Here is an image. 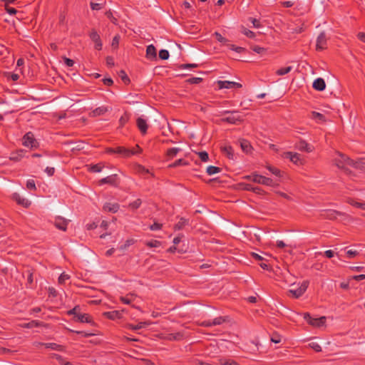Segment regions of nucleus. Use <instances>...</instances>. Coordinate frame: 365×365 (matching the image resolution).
I'll list each match as a JSON object with an SVG mask.
<instances>
[{"label": "nucleus", "instance_id": "f257e3e1", "mask_svg": "<svg viewBox=\"0 0 365 365\" xmlns=\"http://www.w3.org/2000/svg\"><path fill=\"white\" fill-rule=\"evenodd\" d=\"M332 160L334 164L341 170H346L349 166L353 168L358 167L356 162H354L339 152H336Z\"/></svg>", "mask_w": 365, "mask_h": 365}, {"label": "nucleus", "instance_id": "f03ea898", "mask_svg": "<svg viewBox=\"0 0 365 365\" xmlns=\"http://www.w3.org/2000/svg\"><path fill=\"white\" fill-rule=\"evenodd\" d=\"M253 182L269 187H277L279 185V183L273 179L259 175L257 173H255Z\"/></svg>", "mask_w": 365, "mask_h": 365}, {"label": "nucleus", "instance_id": "7ed1b4c3", "mask_svg": "<svg viewBox=\"0 0 365 365\" xmlns=\"http://www.w3.org/2000/svg\"><path fill=\"white\" fill-rule=\"evenodd\" d=\"M304 319L312 326L320 327L325 324L326 317L312 318L308 313L304 314Z\"/></svg>", "mask_w": 365, "mask_h": 365}, {"label": "nucleus", "instance_id": "20e7f679", "mask_svg": "<svg viewBox=\"0 0 365 365\" xmlns=\"http://www.w3.org/2000/svg\"><path fill=\"white\" fill-rule=\"evenodd\" d=\"M285 158L289 159L294 165H302L304 163V158L297 153L294 152H286L284 153Z\"/></svg>", "mask_w": 365, "mask_h": 365}, {"label": "nucleus", "instance_id": "39448f33", "mask_svg": "<svg viewBox=\"0 0 365 365\" xmlns=\"http://www.w3.org/2000/svg\"><path fill=\"white\" fill-rule=\"evenodd\" d=\"M309 286L308 281L302 282L297 289H291L288 292L294 298L300 297L307 290Z\"/></svg>", "mask_w": 365, "mask_h": 365}, {"label": "nucleus", "instance_id": "423d86ee", "mask_svg": "<svg viewBox=\"0 0 365 365\" xmlns=\"http://www.w3.org/2000/svg\"><path fill=\"white\" fill-rule=\"evenodd\" d=\"M217 84L218 86L219 89H231V88H242V84L230 81H217Z\"/></svg>", "mask_w": 365, "mask_h": 365}, {"label": "nucleus", "instance_id": "0eeeda50", "mask_svg": "<svg viewBox=\"0 0 365 365\" xmlns=\"http://www.w3.org/2000/svg\"><path fill=\"white\" fill-rule=\"evenodd\" d=\"M226 113L228 114L227 116L223 117L222 120L224 122H227L231 124H237L238 122L241 121V117L237 112H228Z\"/></svg>", "mask_w": 365, "mask_h": 365}, {"label": "nucleus", "instance_id": "6e6552de", "mask_svg": "<svg viewBox=\"0 0 365 365\" xmlns=\"http://www.w3.org/2000/svg\"><path fill=\"white\" fill-rule=\"evenodd\" d=\"M23 145L28 148H34L36 146V141L34 134L31 132L26 133L23 138Z\"/></svg>", "mask_w": 365, "mask_h": 365}, {"label": "nucleus", "instance_id": "1a4fd4ad", "mask_svg": "<svg viewBox=\"0 0 365 365\" xmlns=\"http://www.w3.org/2000/svg\"><path fill=\"white\" fill-rule=\"evenodd\" d=\"M69 220L61 216L56 217L54 219V226L62 231H66L68 225Z\"/></svg>", "mask_w": 365, "mask_h": 365}, {"label": "nucleus", "instance_id": "9d476101", "mask_svg": "<svg viewBox=\"0 0 365 365\" xmlns=\"http://www.w3.org/2000/svg\"><path fill=\"white\" fill-rule=\"evenodd\" d=\"M137 127L143 135L147 133L148 124V119L144 116H140L136 120Z\"/></svg>", "mask_w": 365, "mask_h": 365}, {"label": "nucleus", "instance_id": "9b49d317", "mask_svg": "<svg viewBox=\"0 0 365 365\" xmlns=\"http://www.w3.org/2000/svg\"><path fill=\"white\" fill-rule=\"evenodd\" d=\"M89 37L95 43V48L100 51L102 49L103 43L99 34L96 30H92L89 34Z\"/></svg>", "mask_w": 365, "mask_h": 365}, {"label": "nucleus", "instance_id": "f8f14e48", "mask_svg": "<svg viewBox=\"0 0 365 365\" xmlns=\"http://www.w3.org/2000/svg\"><path fill=\"white\" fill-rule=\"evenodd\" d=\"M118 175L116 174L107 176L99 180V185H102L104 184H109L110 185L115 186L118 184Z\"/></svg>", "mask_w": 365, "mask_h": 365}, {"label": "nucleus", "instance_id": "ddd939ff", "mask_svg": "<svg viewBox=\"0 0 365 365\" xmlns=\"http://www.w3.org/2000/svg\"><path fill=\"white\" fill-rule=\"evenodd\" d=\"M327 37L324 32H322L317 38L316 49L322 51L326 48Z\"/></svg>", "mask_w": 365, "mask_h": 365}, {"label": "nucleus", "instance_id": "4468645a", "mask_svg": "<svg viewBox=\"0 0 365 365\" xmlns=\"http://www.w3.org/2000/svg\"><path fill=\"white\" fill-rule=\"evenodd\" d=\"M295 148L300 150V151H304L307 153H311L313 151L314 148L310 144L307 143L304 140H300L298 143L295 144Z\"/></svg>", "mask_w": 365, "mask_h": 365}, {"label": "nucleus", "instance_id": "2eb2a0df", "mask_svg": "<svg viewBox=\"0 0 365 365\" xmlns=\"http://www.w3.org/2000/svg\"><path fill=\"white\" fill-rule=\"evenodd\" d=\"M12 199L15 200L19 205H22L24 207H28L31 205V202L28 199L21 197L17 192L12 194Z\"/></svg>", "mask_w": 365, "mask_h": 365}, {"label": "nucleus", "instance_id": "dca6fc26", "mask_svg": "<svg viewBox=\"0 0 365 365\" xmlns=\"http://www.w3.org/2000/svg\"><path fill=\"white\" fill-rule=\"evenodd\" d=\"M115 153H118L123 157L128 158L136 153V151L130 150V149L124 147L115 148Z\"/></svg>", "mask_w": 365, "mask_h": 365}, {"label": "nucleus", "instance_id": "f3484780", "mask_svg": "<svg viewBox=\"0 0 365 365\" xmlns=\"http://www.w3.org/2000/svg\"><path fill=\"white\" fill-rule=\"evenodd\" d=\"M224 322H225V319L222 317H217V318L214 319L212 321H211V320L203 321L201 323V325H202L204 327H212V326H215V325H220V324H222Z\"/></svg>", "mask_w": 365, "mask_h": 365}, {"label": "nucleus", "instance_id": "a211bd4d", "mask_svg": "<svg viewBox=\"0 0 365 365\" xmlns=\"http://www.w3.org/2000/svg\"><path fill=\"white\" fill-rule=\"evenodd\" d=\"M312 86L315 90L322 91L326 88V83L323 78H318L314 81Z\"/></svg>", "mask_w": 365, "mask_h": 365}, {"label": "nucleus", "instance_id": "6ab92c4d", "mask_svg": "<svg viewBox=\"0 0 365 365\" xmlns=\"http://www.w3.org/2000/svg\"><path fill=\"white\" fill-rule=\"evenodd\" d=\"M157 52L155 46L150 44L146 48V58L150 60L156 59Z\"/></svg>", "mask_w": 365, "mask_h": 365}, {"label": "nucleus", "instance_id": "aec40b11", "mask_svg": "<svg viewBox=\"0 0 365 365\" xmlns=\"http://www.w3.org/2000/svg\"><path fill=\"white\" fill-rule=\"evenodd\" d=\"M119 205L118 203L107 202L103 205V210L106 212L115 213L119 210Z\"/></svg>", "mask_w": 365, "mask_h": 365}, {"label": "nucleus", "instance_id": "412c9836", "mask_svg": "<svg viewBox=\"0 0 365 365\" xmlns=\"http://www.w3.org/2000/svg\"><path fill=\"white\" fill-rule=\"evenodd\" d=\"M108 319L114 320L122 318V311H111L103 314Z\"/></svg>", "mask_w": 365, "mask_h": 365}, {"label": "nucleus", "instance_id": "4be33fe9", "mask_svg": "<svg viewBox=\"0 0 365 365\" xmlns=\"http://www.w3.org/2000/svg\"><path fill=\"white\" fill-rule=\"evenodd\" d=\"M150 323L147 322H140L138 323L136 325H133L132 324H128L126 325V328L131 329V330H138L142 328L145 327L146 326H148Z\"/></svg>", "mask_w": 365, "mask_h": 365}, {"label": "nucleus", "instance_id": "5701e85b", "mask_svg": "<svg viewBox=\"0 0 365 365\" xmlns=\"http://www.w3.org/2000/svg\"><path fill=\"white\" fill-rule=\"evenodd\" d=\"M76 320L82 323H91L92 319L88 314H77Z\"/></svg>", "mask_w": 365, "mask_h": 365}, {"label": "nucleus", "instance_id": "b1692460", "mask_svg": "<svg viewBox=\"0 0 365 365\" xmlns=\"http://www.w3.org/2000/svg\"><path fill=\"white\" fill-rule=\"evenodd\" d=\"M24 151L23 150H17L15 153H12L9 157V159L13 161L18 162L21 160L24 157Z\"/></svg>", "mask_w": 365, "mask_h": 365}, {"label": "nucleus", "instance_id": "393cba45", "mask_svg": "<svg viewBox=\"0 0 365 365\" xmlns=\"http://www.w3.org/2000/svg\"><path fill=\"white\" fill-rule=\"evenodd\" d=\"M40 345L43 346L46 349L53 350L62 351L63 346L56 343H39Z\"/></svg>", "mask_w": 365, "mask_h": 365}, {"label": "nucleus", "instance_id": "a878e982", "mask_svg": "<svg viewBox=\"0 0 365 365\" xmlns=\"http://www.w3.org/2000/svg\"><path fill=\"white\" fill-rule=\"evenodd\" d=\"M240 143L243 152H245V153H250L251 152L252 146L249 141L246 140H240Z\"/></svg>", "mask_w": 365, "mask_h": 365}, {"label": "nucleus", "instance_id": "bb28decb", "mask_svg": "<svg viewBox=\"0 0 365 365\" xmlns=\"http://www.w3.org/2000/svg\"><path fill=\"white\" fill-rule=\"evenodd\" d=\"M222 152L225 155H227V157L230 159H234L235 158V154L234 150L231 146H224L222 148Z\"/></svg>", "mask_w": 365, "mask_h": 365}, {"label": "nucleus", "instance_id": "cd10ccee", "mask_svg": "<svg viewBox=\"0 0 365 365\" xmlns=\"http://www.w3.org/2000/svg\"><path fill=\"white\" fill-rule=\"evenodd\" d=\"M292 66H286V67H282L279 69H277L275 72V73L278 76H284L285 74H287L292 70Z\"/></svg>", "mask_w": 365, "mask_h": 365}, {"label": "nucleus", "instance_id": "c85d7f7f", "mask_svg": "<svg viewBox=\"0 0 365 365\" xmlns=\"http://www.w3.org/2000/svg\"><path fill=\"white\" fill-rule=\"evenodd\" d=\"M181 150L180 148H172L167 150V156L170 158H173L177 155V154Z\"/></svg>", "mask_w": 365, "mask_h": 365}, {"label": "nucleus", "instance_id": "c756f323", "mask_svg": "<svg viewBox=\"0 0 365 365\" xmlns=\"http://www.w3.org/2000/svg\"><path fill=\"white\" fill-rule=\"evenodd\" d=\"M221 169L218 167L210 165L207 168V173L209 175H212L214 174L220 173Z\"/></svg>", "mask_w": 365, "mask_h": 365}, {"label": "nucleus", "instance_id": "7c9ffc66", "mask_svg": "<svg viewBox=\"0 0 365 365\" xmlns=\"http://www.w3.org/2000/svg\"><path fill=\"white\" fill-rule=\"evenodd\" d=\"M267 169L271 173H272L273 175H274L275 176L277 177H281L282 176V172L280 170H279L278 168H275V167H273V166H271V165H267Z\"/></svg>", "mask_w": 365, "mask_h": 365}, {"label": "nucleus", "instance_id": "2f4dec72", "mask_svg": "<svg viewBox=\"0 0 365 365\" xmlns=\"http://www.w3.org/2000/svg\"><path fill=\"white\" fill-rule=\"evenodd\" d=\"M312 118L316 120L324 122L325 121V117L320 113L313 111L312 113Z\"/></svg>", "mask_w": 365, "mask_h": 365}, {"label": "nucleus", "instance_id": "473e14b6", "mask_svg": "<svg viewBox=\"0 0 365 365\" xmlns=\"http://www.w3.org/2000/svg\"><path fill=\"white\" fill-rule=\"evenodd\" d=\"M187 224V220L184 219V218H181L179 222L178 223L175 224V230H181L184 227V226Z\"/></svg>", "mask_w": 365, "mask_h": 365}, {"label": "nucleus", "instance_id": "72a5a7b5", "mask_svg": "<svg viewBox=\"0 0 365 365\" xmlns=\"http://www.w3.org/2000/svg\"><path fill=\"white\" fill-rule=\"evenodd\" d=\"M145 245L149 247H159L161 242L158 240H150L145 242Z\"/></svg>", "mask_w": 365, "mask_h": 365}, {"label": "nucleus", "instance_id": "f704fd0d", "mask_svg": "<svg viewBox=\"0 0 365 365\" xmlns=\"http://www.w3.org/2000/svg\"><path fill=\"white\" fill-rule=\"evenodd\" d=\"M169 56H170V55H169V52H168V50H166V49H161L159 51V57L162 60H167V59H168Z\"/></svg>", "mask_w": 365, "mask_h": 365}, {"label": "nucleus", "instance_id": "c9c22d12", "mask_svg": "<svg viewBox=\"0 0 365 365\" xmlns=\"http://www.w3.org/2000/svg\"><path fill=\"white\" fill-rule=\"evenodd\" d=\"M103 165L101 164H96L91 165L90 168V170L93 173H100L102 171Z\"/></svg>", "mask_w": 365, "mask_h": 365}, {"label": "nucleus", "instance_id": "e433bc0d", "mask_svg": "<svg viewBox=\"0 0 365 365\" xmlns=\"http://www.w3.org/2000/svg\"><path fill=\"white\" fill-rule=\"evenodd\" d=\"M309 346L317 352L322 351V347L317 342H311L309 344Z\"/></svg>", "mask_w": 365, "mask_h": 365}, {"label": "nucleus", "instance_id": "4c0bfd02", "mask_svg": "<svg viewBox=\"0 0 365 365\" xmlns=\"http://www.w3.org/2000/svg\"><path fill=\"white\" fill-rule=\"evenodd\" d=\"M359 252L354 250H349L346 251V255L349 259H352L359 255Z\"/></svg>", "mask_w": 365, "mask_h": 365}, {"label": "nucleus", "instance_id": "58836bf2", "mask_svg": "<svg viewBox=\"0 0 365 365\" xmlns=\"http://www.w3.org/2000/svg\"><path fill=\"white\" fill-rule=\"evenodd\" d=\"M220 365H238L237 362L230 359H220Z\"/></svg>", "mask_w": 365, "mask_h": 365}, {"label": "nucleus", "instance_id": "ea45409f", "mask_svg": "<svg viewBox=\"0 0 365 365\" xmlns=\"http://www.w3.org/2000/svg\"><path fill=\"white\" fill-rule=\"evenodd\" d=\"M198 155L202 162H207L209 159L208 153L205 151L199 152Z\"/></svg>", "mask_w": 365, "mask_h": 365}, {"label": "nucleus", "instance_id": "a19ab883", "mask_svg": "<svg viewBox=\"0 0 365 365\" xmlns=\"http://www.w3.org/2000/svg\"><path fill=\"white\" fill-rule=\"evenodd\" d=\"M141 205V200L140 199H137L135 201L130 203L129 207L133 210L138 209Z\"/></svg>", "mask_w": 365, "mask_h": 365}, {"label": "nucleus", "instance_id": "79ce46f5", "mask_svg": "<svg viewBox=\"0 0 365 365\" xmlns=\"http://www.w3.org/2000/svg\"><path fill=\"white\" fill-rule=\"evenodd\" d=\"M103 7V4L102 3H91V8L92 10H101Z\"/></svg>", "mask_w": 365, "mask_h": 365}, {"label": "nucleus", "instance_id": "37998d69", "mask_svg": "<svg viewBox=\"0 0 365 365\" xmlns=\"http://www.w3.org/2000/svg\"><path fill=\"white\" fill-rule=\"evenodd\" d=\"M80 313H81L80 309H79V307H78V306L75 307L73 309H72L68 312V314L69 315H73L75 319L77 317V314H80Z\"/></svg>", "mask_w": 365, "mask_h": 365}, {"label": "nucleus", "instance_id": "c03bdc74", "mask_svg": "<svg viewBox=\"0 0 365 365\" xmlns=\"http://www.w3.org/2000/svg\"><path fill=\"white\" fill-rule=\"evenodd\" d=\"M70 278L69 275L66 273H62L58 277V282L63 284L66 280Z\"/></svg>", "mask_w": 365, "mask_h": 365}, {"label": "nucleus", "instance_id": "a18cd8bd", "mask_svg": "<svg viewBox=\"0 0 365 365\" xmlns=\"http://www.w3.org/2000/svg\"><path fill=\"white\" fill-rule=\"evenodd\" d=\"M187 165V163L186 162H185L182 159H179V160H176L175 163H173V164L170 165V167L175 168V167H177L179 165Z\"/></svg>", "mask_w": 365, "mask_h": 365}, {"label": "nucleus", "instance_id": "49530a36", "mask_svg": "<svg viewBox=\"0 0 365 365\" xmlns=\"http://www.w3.org/2000/svg\"><path fill=\"white\" fill-rule=\"evenodd\" d=\"M242 33L248 38H253L255 37V33L249 29H244Z\"/></svg>", "mask_w": 365, "mask_h": 365}, {"label": "nucleus", "instance_id": "de8ad7c7", "mask_svg": "<svg viewBox=\"0 0 365 365\" xmlns=\"http://www.w3.org/2000/svg\"><path fill=\"white\" fill-rule=\"evenodd\" d=\"M26 187L29 190H36V184L34 180H28L26 182Z\"/></svg>", "mask_w": 365, "mask_h": 365}, {"label": "nucleus", "instance_id": "09e8293b", "mask_svg": "<svg viewBox=\"0 0 365 365\" xmlns=\"http://www.w3.org/2000/svg\"><path fill=\"white\" fill-rule=\"evenodd\" d=\"M346 202L349 203V205L354 206V207H357V208H359V205L360 203L359 202H357L354 199L350 198V197L347 198Z\"/></svg>", "mask_w": 365, "mask_h": 365}, {"label": "nucleus", "instance_id": "8fccbe9b", "mask_svg": "<svg viewBox=\"0 0 365 365\" xmlns=\"http://www.w3.org/2000/svg\"><path fill=\"white\" fill-rule=\"evenodd\" d=\"M187 81L191 84H197L202 81V78L198 77H193L187 79Z\"/></svg>", "mask_w": 365, "mask_h": 365}, {"label": "nucleus", "instance_id": "3c124183", "mask_svg": "<svg viewBox=\"0 0 365 365\" xmlns=\"http://www.w3.org/2000/svg\"><path fill=\"white\" fill-rule=\"evenodd\" d=\"M132 297H133V295H131L130 297H129V296L120 297V299L123 304H130V302L132 301V299H131Z\"/></svg>", "mask_w": 365, "mask_h": 365}, {"label": "nucleus", "instance_id": "603ef678", "mask_svg": "<svg viewBox=\"0 0 365 365\" xmlns=\"http://www.w3.org/2000/svg\"><path fill=\"white\" fill-rule=\"evenodd\" d=\"M163 225L158 222H154L153 225L150 226V229L151 230H159L162 228Z\"/></svg>", "mask_w": 365, "mask_h": 365}, {"label": "nucleus", "instance_id": "864d4df0", "mask_svg": "<svg viewBox=\"0 0 365 365\" xmlns=\"http://www.w3.org/2000/svg\"><path fill=\"white\" fill-rule=\"evenodd\" d=\"M135 243V240L133 239H129L128 240L125 241V244L123 246L121 247V249L122 250H125L126 249L127 247H128L129 246L133 245Z\"/></svg>", "mask_w": 365, "mask_h": 365}, {"label": "nucleus", "instance_id": "5fc2aeb1", "mask_svg": "<svg viewBox=\"0 0 365 365\" xmlns=\"http://www.w3.org/2000/svg\"><path fill=\"white\" fill-rule=\"evenodd\" d=\"M281 336L279 335H277V334H274L271 337V341L274 343V344H279L281 342Z\"/></svg>", "mask_w": 365, "mask_h": 365}, {"label": "nucleus", "instance_id": "6e6d98bb", "mask_svg": "<svg viewBox=\"0 0 365 365\" xmlns=\"http://www.w3.org/2000/svg\"><path fill=\"white\" fill-rule=\"evenodd\" d=\"M120 76L125 83L129 82V78L124 71H120Z\"/></svg>", "mask_w": 365, "mask_h": 365}, {"label": "nucleus", "instance_id": "4d7b16f0", "mask_svg": "<svg viewBox=\"0 0 365 365\" xmlns=\"http://www.w3.org/2000/svg\"><path fill=\"white\" fill-rule=\"evenodd\" d=\"M6 12L10 14V15H14L16 14L17 11L16 9L13 8V7H9L7 5H6Z\"/></svg>", "mask_w": 365, "mask_h": 365}, {"label": "nucleus", "instance_id": "13d9d810", "mask_svg": "<svg viewBox=\"0 0 365 365\" xmlns=\"http://www.w3.org/2000/svg\"><path fill=\"white\" fill-rule=\"evenodd\" d=\"M250 21H251V22L252 23L253 26H254L255 28L258 29V28H260V27H261L260 22H259V21L258 19H254V18H250Z\"/></svg>", "mask_w": 365, "mask_h": 365}, {"label": "nucleus", "instance_id": "bf43d9fd", "mask_svg": "<svg viewBox=\"0 0 365 365\" xmlns=\"http://www.w3.org/2000/svg\"><path fill=\"white\" fill-rule=\"evenodd\" d=\"M106 64L108 67H113L114 66V59L111 56L106 58Z\"/></svg>", "mask_w": 365, "mask_h": 365}, {"label": "nucleus", "instance_id": "052dcab7", "mask_svg": "<svg viewBox=\"0 0 365 365\" xmlns=\"http://www.w3.org/2000/svg\"><path fill=\"white\" fill-rule=\"evenodd\" d=\"M63 60H64V63L65 64L68 66V67H71L73 66L74 64V61L72 60V59H70L68 58H66V57H64L63 58Z\"/></svg>", "mask_w": 365, "mask_h": 365}, {"label": "nucleus", "instance_id": "680f3d73", "mask_svg": "<svg viewBox=\"0 0 365 365\" xmlns=\"http://www.w3.org/2000/svg\"><path fill=\"white\" fill-rule=\"evenodd\" d=\"M252 51H254L257 53H261L264 51V48L258 46H255L252 48Z\"/></svg>", "mask_w": 365, "mask_h": 365}, {"label": "nucleus", "instance_id": "e2e57ef3", "mask_svg": "<svg viewBox=\"0 0 365 365\" xmlns=\"http://www.w3.org/2000/svg\"><path fill=\"white\" fill-rule=\"evenodd\" d=\"M38 324V323L36 321H32L31 322L26 324L24 327L26 328H32L34 327H37Z\"/></svg>", "mask_w": 365, "mask_h": 365}, {"label": "nucleus", "instance_id": "0e129e2a", "mask_svg": "<svg viewBox=\"0 0 365 365\" xmlns=\"http://www.w3.org/2000/svg\"><path fill=\"white\" fill-rule=\"evenodd\" d=\"M108 111V109L106 107H99L98 108L96 109L95 112L97 113L98 114H103L106 112Z\"/></svg>", "mask_w": 365, "mask_h": 365}, {"label": "nucleus", "instance_id": "69168bd1", "mask_svg": "<svg viewBox=\"0 0 365 365\" xmlns=\"http://www.w3.org/2000/svg\"><path fill=\"white\" fill-rule=\"evenodd\" d=\"M251 255L256 260H258V261H263V260H264V258L263 257H262L261 255H259V254H257V253L252 252Z\"/></svg>", "mask_w": 365, "mask_h": 365}, {"label": "nucleus", "instance_id": "338daca9", "mask_svg": "<svg viewBox=\"0 0 365 365\" xmlns=\"http://www.w3.org/2000/svg\"><path fill=\"white\" fill-rule=\"evenodd\" d=\"M45 172L47 173L48 176H52L54 174L55 169L54 168L47 167L45 169Z\"/></svg>", "mask_w": 365, "mask_h": 365}, {"label": "nucleus", "instance_id": "774afa93", "mask_svg": "<svg viewBox=\"0 0 365 365\" xmlns=\"http://www.w3.org/2000/svg\"><path fill=\"white\" fill-rule=\"evenodd\" d=\"M358 38L362 42L365 43V33L359 32L357 34Z\"/></svg>", "mask_w": 365, "mask_h": 365}]
</instances>
